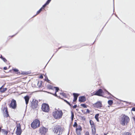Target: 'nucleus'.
Here are the masks:
<instances>
[{"instance_id": "4468645a", "label": "nucleus", "mask_w": 135, "mask_h": 135, "mask_svg": "<svg viewBox=\"0 0 135 135\" xmlns=\"http://www.w3.org/2000/svg\"><path fill=\"white\" fill-rule=\"evenodd\" d=\"M26 104L27 105L28 104L29 100V97L27 95L24 97Z\"/></svg>"}, {"instance_id": "4d7b16f0", "label": "nucleus", "mask_w": 135, "mask_h": 135, "mask_svg": "<svg viewBox=\"0 0 135 135\" xmlns=\"http://www.w3.org/2000/svg\"><path fill=\"white\" fill-rule=\"evenodd\" d=\"M79 110V109H76V110Z\"/></svg>"}, {"instance_id": "423d86ee", "label": "nucleus", "mask_w": 135, "mask_h": 135, "mask_svg": "<svg viewBox=\"0 0 135 135\" xmlns=\"http://www.w3.org/2000/svg\"><path fill=\"white\" fill-rule=\"evenodd\" d=\"M42 110L45 112H48L49 111V107L48 104H43L42 105Z\"/></svg>"}, {"instance_id": "20e7f679", "label": "nucleus", "mask_w": 135, "mask_h": 135, "mask_svg": "<svg viewBox=\"0 0 135 135\" xmlns=\"http://www.w3.org/2000/svg\"><path fill=\"white\" fill-rule=\"evenodd\" d=\"M40 124V121L36 119L34 120L31 124V126L33 129H35L39 127Z\"/></svg>"}, {"instance_id": "473e14b6", "label": "nucleus", "mask_w": 135, "mask_h": 135, "mask_svg": "<svg viewBox=\"0 0 135 135\" xmlns=\"http://www.w3.org/2000/svg\"><path fill=\"white\" fill-rule=\"evenodd\" d=\"M46 5H47L46 3H45L44 5H43L42 7L41 8H42V9L45 8Z\"/></svg>"}, {"instance_id": "de8ad7c7", "label": "nucleus", "mask_w": 135, "mask_h": 135, "mask_svg": "<svg viewBox=\"0 0 135 135\" xmlns=\"http://www.w3.org/2000/svg\"><path fill=\"white\" fill-rule=\"evenodd\" d=\"M62 47H59L58 48V49L57 50L56 52L58 51V50H59V49H61Z\"/></svg>"}, {"instance_id": "412c9836", "label": "nucleus", "mask_w": 135, "mask_h": 135, "mask_svg": "<svg viewBox=\"0 0 135 135\" xmlns=\"http://www.w3.org/2000/svg\"><path fill=\"white\" fill-rule=\"evenodd\" d=\"M71 120H73L74 117V115L73 112L71 111Z\"/></svg>"}, {"instance_id": "09e8293b", "label": "nucleus", "mask_w": 135, "mask_h": 135, "mask_svg": "<svg viewBox=\"0 0 135 135\" xmlns=\"http://www.w3.org/2000/svg\"><path fill=\"white\" fill-rule=\"evenodd\" d=\"M17 74H18L20 75V74H21V73H20V72H18V73H17Z\"/></svg>"}, {"instance_id": "c9c22d12", "label": "nucleus", "mask_w": 135, "mask_h": 135, "mask_svg": "<svg viewBox=\"0 0 135 135\" xmlns=\"http://www.w3.org/2000/svg\"><path fill=\"white\" fill-rule=\"evenodd\" d=\"M106 91L107 92L108 94V95L112 96V95L110 93H109V92H108V91H107L106 90Z\"/></svg>"}, {"instance_id": "c756f323", "label": "nucleus", "mask_w": 135, "mask_h": 135, "mask_svg": "<svg viewBox=\"0 0 135 135\" xmlns=\"http://www.w3.org/2000/svg\"><path fill=\"white\" fill-rule=\"evenodd\" d=\"M51 1V0H47V1L45 3L47 5L49 3H50Z\"/></svg>"}, {"instance_id": "052dcab7", "label": "nucleus", "mask_w": 135, "mask_h": 135, "mask_svg": "<svg viewBox=\"0 0 135 135\" xmlns=\"http://www.w3.org/2000/svg\"><path fill=\"white\" fill-rule=\"evenodd\" d=\"M51 58H52V57H51V58H50V60H51Z\"/></svg>"}, {"instance_id": "8fccbe9b", "label": "nucleus", "mask_w": 135, "mask_h": 135, "mask_svg": "<svg viewBox=\"0 0 135 135\" xmlns=\"http://www.w3.org/2000/svg\"><path fill=\"white\" fill-rule=\"evenodd\" d=\"M17 33H16V34L14 35H13L12 36H11V37H13V36H15Z\"/></svg>"}, {"instance_id": "f03ea898", "label": "nucleus", "mask_w": 135, "mask_h": 135, "mask_svg": "<svg viewBox=\"0 0 135 135\" xmlns=\"http://www.w3.org/2000/svg\"><path fill=\"white\" fill-rule=\"evenodd\" d=\"M129 121V117L124 114L122 115L121 118L120 122L121 124L123 126L127 125Z\"/></svg>"}, {"instance_id": "69168bd1", "label": "nucleus", "mask_w": 135, "mask_h": 135, "mask_svg": "<svg viewBox=\"0 0 135 135\" xmlns=\"http://www.w3.org/2000/svg\"><path fill=\"white\" fill-rule=\"evenodd\" d=\"M96 135H98V134H97Z\"/></svg>"}, {"instance_id": "4c0bfd02", "label": "nucleus", "mask_w": 135, "mask_h": 135, "mask_svg": "<svg viewBox=\"0 0 135 135\" xmlns=\"http://www.w3.org/2000/svg\"><path fill=\"white\" fill-rule=\"evenodd\" d=\"M132 110L135 111V107L132 108Z\"/></svg>"}, {"instance_id": "f257e3e1", "label": "nucleus", "mask_w": 135, "mask_h": 135, "mask_svg": "<svg viewBox=\"0 0 135 135\" xmlns=\"http://www.w3.org/2000/svg\"><path fill=\"white\" fill-rule=\"evenodd\" d=\"M55 109L53 112V115L54 118L56 119H59L61 118L63 115V113L61 110Z\"/></svg>"}, {"instance_id": "a211bd4d", "label": "nucleus", "mask_w": 135, "mask_h": 135, "mask_svg": "<svg viewBox=\"0 0 135 135\" xmlns=\"http://www.w3.org/2000/svg\"><path fill=\"white\" fill-rule=\"evenodd\" d=\"M90 125H91V127H94L95 126L94 124V123L92 120H90Z\"/></svg>"}, {"instance_id": "bf43d9fd", "label": "nucleus", "mask_w": 135, "mask_h": 135, "mask_svg": "<svg viewBox=\"0 0 135 135\" xmlns=\"http://www.w3.org/2000/svg\"><path fill=\"white\" fill-rule=\"evenodd\" d=\"M39 83V82H38V84Z\"/></svg>"}, {"instance_id": "4be33fe9", "label": "nucleus", "mask_w": 135, "mask_h": 135, "mask_svg": "<svg viewBox=\"0 0 135 135\" xmlns=\"http://www.w3.org/2000/svg\"><path fill=\"white\" fill-rule=\"evenodd\" d=\"M7 89L6 88H3L2 90H0V92L2 93H3L6 91Z\"/></svg>"}, {"instance_id": "7c9ffc66", "label": "nucleus", "mask_w": 135, "mask_h": 135, "mask_svg": "<svg viewBox=\"0 0 135 135\" xmlns=\"http://www.w3.org/2000/svg\"><path fill=\"white\" fill-rule=\"evenodd\" d=\"M2 60L5 62H6L7 60L4 57H3L2 58Z\"/></svg>"}, {"instance_id": "6e6d98bb", "label": "nucleus", "mask_w": 135, "mask_h": 135, "mask_svg": "<svg viewBox=\"0 0 135 135\" xmlns=\"http://www.w3.org/2000/svg\"><path fill=\"white\" fill-rule=\"evenodd\" d=\"M116 17H117L118 18H118V17L116 15Z\"/></svg>"}, {"instance_id": "f8f14e48", "label": "nucleus", "mask_w": 135, "mask_h": 135, "mask_svg": "<svg viewBox=\"0 0 135 135\" xmlns=\"http://www.w3.org/2000/svg\"><path fill=\"white\" fill-rule=\"evenodd\" d=\"M82 130V128L81 126H79L78 128H77L76 129V134L78 135H80L81 134V132Z\"/></svg>"}, {"instance_id": "2eb2a0df", "label": "nucleus", "mask_w": 135, "mask_h": 135, "mask_svg": "<svg viewBox=\"0 0 135 135\" xmlns=\"http://www.w3.org/2000/svg\"><path fill=\"white\" fill-rule=\"evenodd\" d=\"M92 132L93 133V135H95L96 133L95 126L94 127H92Z\"/></svg>"}, {"instance_id": "aec40b11", "label": "nucleus", "mask_w": 135, "mask_h": 135, "mask_svg": "<svg viewBox=\"0 0 135 135\" xmlns=\"http://www.w3.org/2000/svg\"><path fill=\"white\" fill-rule=\"evenodd\" d=\"M113 103V101L112 100H109L108 101V103L109 105H112Z\"/></svg>"}, {"instance_id": "a18cd8bd", "label": "nucleus", "mask_w": 135, "mask_h": 135, "mask_svg": "<svg viewBox=\"0 0 135 135\" xmlns=\"http://www.w3.org/2000/svg\"><path fill=\"white\" fill-rule=\"evenodd\" d=\"M3 69L4 70H6L7 69V68L6 67H4Z\"/></svg>"}, {"instance_id": "13d9d810", "label": "nucleus", "mask_w": 135, "mask_h": 135, "mask_svg": "<svg viewBox=\"0 0 135 135\" xmlns=\"http://www.w3.org/2000/svg\"><path fill=\"white\" fill-rule=\"evenodd\" d=\"M36 15H37L36 14V15L35 16H34V17H35V16H36Z\"/></svg>"}, {"instance_id": "cd10ccee", "label": "nucleus", "mask_w": 135, "mask_h": 135, "mask_svg": "<svg viewBox=\"0 0 135 135\" xmlns=\"http://www.w3.org/2000/svg\"><path fill=\"white\" fill-rule=\"evenodd\" d=\"M42 8H41L37 12L36 15L39 14L42 11Z\"/></svg>"}, {"instance_id": "ddd939ff", "label": "nucleus", "mask_w": 135, "mask_h": 135, "mask_svg": "<svg viewBox=\"0 0 135 135\" xmlns=\"http://www.w3.org/2000/svg\"><path fill=\"white\" fill-rule=\"evenodd\" d=\"M86 100V98L84 96H82L79 97V100L80 102H84Z\"/></svg>"}, {"instance_id": "6e6552de", "label": "nucleus", "mask_w": 135, "mask_h": 135, "mask_svg": "<svg viewBox=\"0 0 135 135\" xmlns=\"http://www.w3.org/2000/svg\"><path fill=\"white\" fill-rule=\"evenodd\" d=\"M17 104L16 101L13 99L9 105V107L12 109H15L16 108Z\"/></svg>"}, {"instance_id": "58836bf2", "label": "nucleus", "mask_w": 135, "mask_h": 135, "mask_svg": "<svg viewBox=\"0 0 135 135\" xmlns=\"http://www.w3.org/2000/svg\"><path fill=\"white\" fill-rule=\"evenodd\" d=\"M125 135H131L129 132H127L125 134Z\"/></svg>"}, {"instance_id": "0e129e2a", "label": "nucleus", "mask_w": 135, "mask_h": 135, "mask_svg": "<svg viewBox=\"0 0 135 135\" xmlns=\"http://www.w3.org/2000/svg\"><path fill=\"white\" fill-rule=\"evenodd\" d=\"M51 58H52V57H51V58H50V60H51Z\"/></svg>"}, {"instance_id": "9d476101", "label": "nucleus", "mask_w": 135, "mask_h": 135, "mask_svg": "<svg viewBox=\"0 0 135 135\" xmlns=\"http://www.w3.org/2000/svg\"><path fill=\"white\" fill-rule=\"evenodd\" d=\"M103 91L101 89H99L94 93V95L98 96H102V94L103 93Z\"/></svg>"}, {"instance_id": "37998d69", "label": "nucleus", "mask_w": 135, "mask_h": 135, "mask_svg": "<svg viewBox=\"0 0 135 135\" xmlns=\"http://www.w3.org/2000/svg\"><path fill=\"white\" fill-rule=\"evenodd\" d=\"M77 99H76V98H74V99L73 100V101L74 102H75L76 101Z\"/></svg>"}, {"instance_id": "ea45409f", "label": "nucleus", "mask_w": 135, "mask_h": 135, "mask_svg": "<svg viewBox=\"0 0 135 135\" xmlns=\"http://www.w3.org/2000/svg\"><path fill=\"white\" fill-rule=\"evenodd\" d=\"M77 107V105H75L73 106V108H76Z\"/></svg>"}, {"instance_id": "6ab92c4d", "label": "nucleus", "mask_w": 135, "mask_h": 135, "mask_svg": "<svg viewBox=\"0 0 135 135\" xmlns=\"http://www.w3.org/2000/svg\"><path fill=\"white\" fill-rule=\"evenodd\" d=\"M99 115V114L98 113L96 114L95 117V118L97 120V122H99V118H98V117Z\"/></svg>"}, {"instance_id": "3c124183", "label": "nucleus", "mask_w": 135, "mask_h": 135, "mask_svg": "<svg viewBox=\"0 0 135 135\" xmlns=\"http://www.w3.org/2000/svg\"><path fill=\"white\" fill-rule=\"evenodd\" d=\"M41 85V83H40V84L38 85L39 87H40Z\"/></svg>"}, {"instance_id": "9b49d317", "label": "nucleus", "mask_w": 135, "mask_h": 135, "mask_svg": "<svg viewBox=\"0 0 135 135\" xmlns=\"http://www.w3.org/2000/svg\"><path fill=\"white\" fill-rule=\"evenodd\" d=\"M94 107L97 108H100L102 107V102L100 101L97 102L94 104Z\"/></svg>"}, {"instance_id": "b1692460", "label": "nucleus", "mask_w": 135, "mask_h": 135, "mask_svg": "<svg viewBox=\"0 0 135 135\" xmlns=\"http://www.w3.org/2000/svg\"><path fill=\"white\" fill-rule=\"evenodd\" d=\"M2 131L4 132V134L7 135L8 133V132L4 129H2Z\"/></svg>"}, {"instance_id": "e433bc0d", "label": "nucleus", "mask_w": 135, "mask_h": 135, "mask_svg": "<svg viewBox=\"0 0 135 135\" xmlns=\"http://www.w3.org/2000/svg\"><path fill=\"white\" fill-rule=\"evenodd\" d=\"M90 111L89 110V109H87L86 110V113H90Z\"/></svg>"}, {"instance_id": "bb28decb", "label": "nucleus", "mask_w": 135, "mask_h": 135, "mask_svg": "<svg viewBox=\"0 0 135 135\" xmlns=\"http://www.w3.org/2000/svg\"><path fill=\"white\" fill-rule=\"evenodd\" d=\"M54 88H55V92H57L59 90V89L58 87H54Z\"/></svg>"}, {"instance_id": "5701e85b", "label": "nucleus", "mask_w": 135, "mask_h": 135, "mask_svg": "<svg viewBox=\"0 0 135 135\" xmlns=\"http://www.w3.org/2000/svg\"><path fill=\"white\" fill-rule=\"evenodd\" d=\"M64 101L66 102L67 104H68L70 107H71L72 105V104H71L68 101L65 100H64Z\"/></svg>"}, {"instance_id": "dca6fc26", "label": "nucleus", "mask_w": 135, "mask_h": 135, "mask_svg": "<svg viewBox=\"0 0 135 135\" xmlns=\"http://www.w3.org/2000/svg\"><path fill=\"white\" fill-rule=\"evenodd\" d=\"M4 109L5 110V112L6 113V115H5V116H6V117H7L9 116L7 109V108L4 107Z\"/></svg>"}, {"instance_id": "0eeeda50", "label": "nucleus", "mask_w": 135, "mask_h": 135, "mask_svg": "<svg viewBox=\"0 0 135 135\" xmlns=\"http://www.w3.org/2000/svg\"><path fill=\"white\" fill-rule=\"evenodd\" d=\"M38 101L36 99H33L31 103V106L33 109H35L38 105Z\"/></svg>"}, {"instance_id": "864d4df0", "label": "nucleus", "mask_w": 135, "mask_h": 135, "mask_svg": "<svg viewBox=\"0 0 135 135\" xmlns=\"http://www.w3.org/2000/svg\"><path fill=\"white\" fill-rule=\"evenodd\" d=\"M84 118V120H85V118H84V117H82V118Z\"/></svg>"}, {"instance_id": "c85d7f7f", "label": "nucleus", "mask_w": 135, "mask_h": 135, "mask_svg": "<svg viewBox=\"0 0 135 135\" xmlns=\"http://www.w3.org/2000/svg\"><path fill=\"white\" fill-rule=\"evenodd\" d=\"M77 124L76 122H75L74 124L73 125V126L74 127H77Z\"/></svg>"}, {"instance_id": "72a5a7b5", "label": "nucleus", "mask_w": 135, "mask_h": 135, "mask_svg": "<svg viewBox=\"0 0 135 135\" xmlns=\"http://www.w3.org/2000/svg\"><path fill=\"white\" fill-rule=\"evenodd\" d=\"M85 135H89V133L88 131H87L85 132Z\"/></svg>"}, {"instance_id": "680f3d73", "label": "nucleus", "mask_w": 135, "mask_h": 135, "mask_svg": "<svg viewBox=\"0 0 135 135\" xmlns=\"http://www.w3.org/2000/svg\"><path fill=\"white\" fill-rule=\"evenodd\" d=\"M51 58H52V57H51V58H50V60H51Z\"/></svg>"}, {"instance_id": "79ce46f5", "label": "nucleus", "mask_w": 135, "mask_h": 135, "mask_svg": "<svg viewBox=\"0 0 135 135\" xmlns=\"http://www.w3.org/2000/svg\"><path fill=\"white\" fill-rule=\"evenodd\" d=\"M45 80H47V81H49V80L48 79V78L47 77L45 78Z\"/></svg>"}, {"instance_id": "c03bdc74", "label": "nucleus", "mask_w": 135, "mask_h": 135, "mask_svg": "<svg viewBox=\"0 0 135 135\" xmlns=\"http://www.w3.org/2000/svg\"><path fill=\"white\" fill-rule=\"evenodd\" d=\"M40 78L42 79L43 78V76L42 75H41L39 77Z\"/></svg>"}, {"instance_id": "7ed1b4c3", "label": "nucleus", "mask_w": 135, "mask_h": 135, "mask_svg": "<svg viewBox=\"0 0 135 135\" xmlns=\"http://www.w3.org/2000/svg\"><path fill=\"white\" fill-rule=\"evenodd\" d=\"M54 131L57 135H60L62 133V128L60 126H56L54 127Z\"/></svg>"}, {"instance_id": "393cba45", "label": "nucleus", "mask_w": 135, "mask_h": 135, "mask_svg": "<svg viewBox=\"0 0 135 135\" xmlns=\"http://www.w3.org/2000/svg\"><path fill=\"white\" fill-rule=\"evenodd\" d=\"M48 88L49 89H52L53 86L51 85H49L48 86Z\"/></svg>"}, {"instance_id": "5fc2aeb1", "label": "nucleus", "mask_w": 135, "mask_h": 135, "mask_svg": "<svg viewBox=\"0 0 135 135\" xmlns=\"http://www.w3.org/2000/svg\"><path fill=\"white\" fill-rule=\"evenodd\" d=\"M108 134V133H107V134H106L105 133H104V135H107V134Z\"/></svg>"}, {"instance_id": "a19ab883", "label": "nucleus", "mask_w": 135, "mask_h": 135, "mask_svg": "<svg viewBox=\"0 0 135 135\" xmlns=\"http://www.w3.org/2000/svg\"><path fill=\"white\" fill-rule=\"evenodd\" d=\"M54 95L56 97H57V95L56 94V92H55V93L54 94H52Z\"/></svg>"}, {"instance_id": "a878e982", "label": "nucleus", "mask_w": 135, "mask_h": 135, "mask_svg": "<svg viewBox=\"0 0 135 135\" xmlns=\"http://www.w3.org/2000/svg\"><path fill=\"white\" fill-rule=\"evenodd\" d=\"M81 106L83 107L84 108H86L87 107V106L86 104H81L80 105Z\"/></svg>"}, {"instance_id": "1a4fd4ad", "label": "nucleus", "mask_w": 135, "mask_h": 135, "mask_svg": "<svg viewBox=\"0 0 135 135\" xmlns=\"http://www.w3.org/2000/svg\"><path fill=\"white\" fill-rule=\"evenodd\" d=\"M48 129L44 127H41L39 130V132L41 134L45 135L47 132Z\"/></svg>"}, {"instance_id": "f704fd0d", "label": "nucleus", "mask_w": 135, "mask_h": 135, "mask_svg": "<svg viewBox=\"0 0 135 135\" xmlns=\"http://www.w3.org/2000/svg\"><path fill=\"white\" fill-rule=\"evenodd\" d=\"M60 94L64 97L66 95V94L64 93H60Z\"/></svg>"}, {"instance_id": "e2e57ef3", "label": "nucleus", "mask_w": 135, "mask_h": 135, "mask_svg": "<svg viewBox=\"0 0 135 135\" xmlns=\"http://www.w3.org/2000/svg\"><path fill=\"white\" fill-rule=\"evenodd\" d=\"M51 58H52V57H51V58H50V60H51Z\"/></svg>"}, {"instance_id": "49530a36", "label": "nucleus", "mask_w": 135, "mask_h": 135, "mask_svg": "<svg viewBox=\"0 0 135 135\" xmlns=\"http://www.w3.org/2000/svg\"><path fill=\"white\" fill-rule=\"evenodd\" d=\"M113 8H114V0H113Z\"/></svg>"}, {"instance_id": "f3484780", "label": "nucleus", "mask_w": 135, "mask_h": 135, "mask_svg": "<svg viewBox=\"0 0 135 135\" xmlns=\"http://www.w3.org/2000/svg\"><path fill=\"white\" fill-rule=\"evenodd\" d=\"M73 95L74 98H75L77 99L78 96L79 95V94L78 93H73Z\"/></svg>"}, {"instance_id": "603ef678", "label": "nucleus", "mask_w": 135, "mask_h": 135, "mask_svg": "<svg viewBox=\"0 0 135 135\" xmlns=\"http://www.w3.org/2000/svg\"><path fill=\"white\" fill-rule=\"evenodd\" d=\"M3 57L2 56V55H1V59H2V58H3Z\"/></svg>"}, {"instance_id": "39448f33", "label": "nucleus", "mask_w": 135, "mask_h": 135, "mask_svg": "<svg viewBox=\"0 0 135 135\" xmlns=\"http://www.w3.org/2000/svg\"><path fill=\"white\" fill-rule=\"evenodd\" d=\"M17 127L16 133L17 135H21L22 132L21 126L20 123H17L16 122Z\"/></svg>"}, {"instance_id": "2f4dec72", "label": "nucleus", "mask_w": 135, "mask_h": 135, "mask_svg": "<svg viewBox=\"0 0 135 135\" xmlns=\"http://www.w3.org/2000/svg\"><path fill=\"white\" fill-rule=\"evenodd\" d=\"M13 71L15 72H18V70L17 69H13Z\"/></svg>"}, {"instance_id": "338daca9", "label": "nucleus", "mask_w": 135, "mask_h": 135, "mask_svg": "<svg viewBox=\"0 0 135 135\" xmlns=\"http://www.w3.org/2000/svg\"><path fill=\"white\" fill-rule=\"evenodd\" d=\"M53 55H52V56H53Z\"/></svg>"}]
</instances>
